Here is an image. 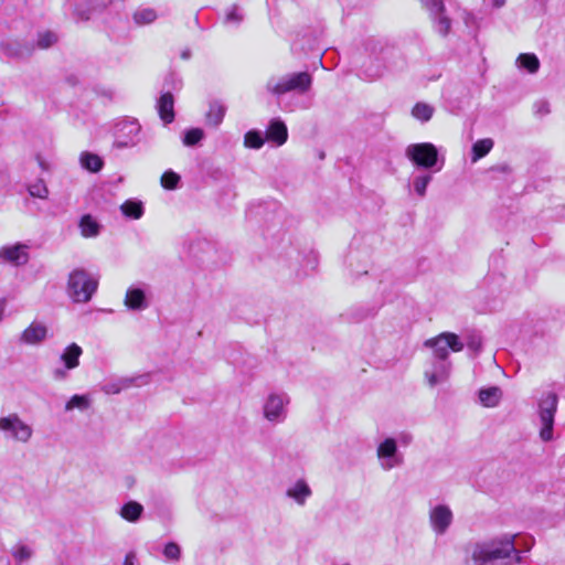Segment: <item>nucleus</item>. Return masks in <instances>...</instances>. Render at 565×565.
<instances>
[{
    "instance_id": "nucleus-39",
    "label": "nucleus",
    "mask_w": 565,
    "mask_h": 565,
    "mask_svg": "<svg viewBox=\"0 0 565 565\" xmlns=\"http://www.w3.org/2000/svg\"><path fill=\"white\" fill-rule=\"evenodd\" d=\"M114 0H89L90 7L87 14H82L83 19H89L92 13L100 12L108 6L113 4Z\"/></svg>"
},
{
    "instance_id": "nucleus-36",
    "label": "nucleus",
    "mask_w": 565,
    "mask_h": 565,
    "mask_svg": "<svg viewBox=\"0 0 565 565\" xmlns=\"http://www.w3.org/2000/svg\"><path fill=\"white\" fill-rule=\"evenodd\" d=\"M433 177L430 173H422L419 175H416L413 180V186L415 192L420 196H425L426 189L429 182L431 181Z\"/></svg>"
},
{
    "instance_id": "nucleus-22",
    "label": "nucleus",
    "mask_w": 565,
    "mask_h": 565,
    "mask_svg": "<svg viewBox=\"0 0 565 565\" xmlns=\"http://www.w3.org/2000/svg\"><path fill=\"white\" fill-rule=\"evenodd\" d=\"M311 494L312 491L305 479L297 480L286 490V495L299 505H305Z\"/></svg>"
},
{
    "instance_id": "nucleus-21",
    "label": "nucleus",
    "mask_w": 565,
    "mask_h": 565,
    "mask_svg": "<svg viewBox=\"0 0 565 565\" xmlns=\"http://www.w3.org/2000/svg\"><path fill=\"white\" fill-rule=\"evenodd\" d=\"M157 110L164 124H171L174 120V98L170 92L161 94L157 100Z\"/></svg>"
},
{
    "instance_id": "nucleus-9",
    "label": "nucleus",
    "mask_w": 565,
    "mask_h": 565,
    "mask_svg": "<svg viewBox=\"0 0 565 565\" xmlns=\"http://www.w3.org/2000/svg\"><path fill=\"white\" fill-rule=\"evenodd\" d=\"M0 431L8 438L19 443H28L33 434L32 427L24 423L18 414L0 417Z\"/></svg>"
},
{
    "instance_id": "nucleus-11",
    "label": "nucleus",
    "mask_w": 565,
    "mask_h": 565,
    "mask_svg": "<svg viewBox=\"0 0 565 565\" xmlns=\"http://www.w3.org/2000/svg\"><path fill=\"white\" fill-rule=\"evenodd\" d=\"M380 465L384 470H391L403 463V456L398 454L396 439H384L376 449Z\"/></svg>"
},
{
    "instance_id": "nucleus-33",
    "label": "nucleus",
    "mask_w": 565,
    "mask_h": 565,
    "mask_svg": "<svg viewBox=\"0 0 565 565\" xmlns=\"http://www.w3.org/2000/svg\"><path fill=\"white\" fill-rule=\"evenodd\" d=\"M433 114L434 107L425 103H417L412 109L413 117L423 122L428 121L433 117Z\"/></svg>"
},
{
    "instance_id": "nucleus-48",
    "label": "nucleus",
    "mask_w": 565,
    "mask_h": 565,
    "mask_svg": "<svg viewBox=\"0 0 565 565\" xmlns=\"http://www.w3.org/2000/svg\"><path fill=\"white\" fill-rule=\"evenodd\" d=\"M505 1H507V0H491L492 6H493L494 8H501V7H503V6L505 4Z\"/></svg>"
},
{
    "instance_id": "nucleus-35",
    "label": "nucleus",
    "mask_w": 565,
    "mask_h": 565,
    "mask_svg": "<svg viewBox=\"0 0 565 565\" xmlns=\"http://www.w3.org/2000/svg\"><path fill=\"white\" fill-rule=\"evenodd\" d=\"M266 137H263V134L257 130H250L246 132L244 138V145L248 148L259 149L265 143Z\"/></svg>"
},
{
    "instance_id": "nucleus-25",
    "label": "nucleus",
    "mask_w": 565,
    "mask_h": 565,
    "mask_svg": "<svg viewBox=\"0 0 565 565\" xmlns=\"http://www.w3.org/2000/svg\"><path fill=\"white\" fill-rule=\"evenodd\" d=\"M120 211L126 217L132 218V220L141 218L145 213L142 202L139 200H132V199L126 200L120 205Z\"/></svg>"
},
{
    "instance_id": "nucleus-44",
    "label": "nucleus",
    "mask_w": 565,
    "mask_h": 565,
    "mask_svg": "<svg viewBox=\"0 0 565 565\" xmlns=\"http://www.w3.org/2000/svg\"><path fill=\"white\" fill-rule=\"evenodd\" d=\"M397 441L403 446H408L413 441V436L409 433L403 431L397 436Z\"/></svg>"
},
{
    "instance_id": "nucleus-17",
    "label": "nucleus",
    "mask_w": 565,
    "mask_h": 565,
    "mask_svg": "<svg viewBox=\"0 0 565 565\" xmlns=\"http://www.w3.org/2000/svg\"><path fill=\"white\" fill-rule=\"evenodd\" d=\"M429 521L434 532L441 535L452 522V512L447 505H436L429 512Z\"/></svg>"
},
{
    "instance_id": "nucleus-20",
    "label": "nucleus",
    "mask_w": 565,
    "mask_h": 565,
    "mask_svg": "<svg viewBox=\"0 0 565 565\" xmlns=\"http://www.w3.org/2000/svg\"><path fill=\"white\" fill-rule=\"evenodd\" d=\"M288 138L287 126L279 118H274L269 121L266 129V140L282 146Z\"/></svg>"
},
{
    "instance_id": "nucleus-16",
    "label": "nucleus",
    "mask_w": 565,
    "mask_h": 565,
    "mask_svg": "<svg viewBox=\"0 0 565 565\" xmlns=\"http://www.w3.org/2000/svg\"><path fill=\"white\" fill-rule=\"evenodd\" d=\"M28 245L17 243L0 247V258L14 266H22L29 262Z\"/></svg>"
},
{
    "instance_id": "nucleus-27",
    "label": "nucleus",
    "mask_w": 565,
    "mask_h": 565,
    "mask_svg": "<svg viewBox=\"0 0 565 565\" xmlns=\"http://www.w3.org/2000/svg\"><path fill=\"white\" fill-rule=\"evenodd\" d=\"M143 512V507L137 501H129L120 509V516L128 522H137Z\"/></svg>"
},
{
    "instance_id": "nucleus-18",
    "label": "nucleus",
    "mask_w": 565,
    "mask_h": 565,
    "mask_svg": "<svg viewBox=\"0 0 565 565\" xmlns=\"http://www.w3.org/2000/svg\"><path fill=\"white\" fill-rule=\"evenodd\" d=\"M124 303L129 310L134 311H142L149 306L146 291L139 286H130L127 289Z\"/></svg>"
},
{
    "instance_id": "nucleus-7",
    "label": "nucleus",
    "mask_w": 565,
    "mask_h": 565,
    "mask_svg": "<svg viewBox=\"0 0 565 565\" xmlns=\"http://www.w3.org/2000/svg\"><path fill=\"white\" fill-rule=\"evenodd\" d=\"M424 345L431 349V358L448 360L449 350L452 352H460L465 343L460 341L459 337L452 332H443L435 338L425 341Z\"/></svg>"
},
{
    "instance_id": "nucleus-29",
    "label": "nucleus",
    "mask_w": 565,
    "mask_h": 565,
    "mask_svg": "<svg viewBox=\"0 0 565 565\" xmlns=\"http://www.w3.org/2000/svg\"><path fill=\"white\" fill-rule=\"evenodd\" d=\"M79 161L82 167L90 172H98L104 164L99 156L87 151L81 154Z\"/></svg>"
},
{
    "instance_id": "nucleus-43",
    "label": "nucleus",
    "mask_w": 565,
    "mask_h": 565,
    "mask_svg": "<svg viewBox=\"0 0 565 565\" xmlns=\"http://www.w3.org/2000/svg\"><path fill=\"white\" fill-rule=\"evenodd\" d=\"M13 556L20 562L26 561L31 557V550L24 545L19 546L13 552Z\"/></svg>"
},
{
    "instance_id": "nucleus-30",
    "label": "nucleus",
    "mask_w": 565,
    "mask_h": 565,
    "mask_svg": "<svg viewBox=\"0 0 565 565\" xmlns=\"http://www.w3.org/2000/svg\"><path fill=\"white\" fill-rule=\"evenodd\" d=\"M519 67L526 70L529 73L534 74L540 68V61L535 54L522 53L516 58Z\"/></svg>"
},
{
    "instance_id": "nucleus-49",
    "label": "nucleus",
    "mask_w": 565,
    "mask_h": 565,
    "mask_svg": "<svg viewBox=\"0 0 565 565\" xmlns=\"http://www.w3.org/2000/svg\"><path fill=\"white\" fill-rule=\"evenodd\" d=\"M4 307H6L4 300H1L0 301V321L3 318Z\"/></svg>"
},
{
    "instance_id": "nucleus-2",
    "label": "nucleus",
    "mask_w": 565,
    "mask_h": 565,
    "mask_svg": "<svg viewBox=\"0 0 565 565\" xmlns=\"http://www.w3.org/2000/svg\"><path fill=\"white\" fill-rule=\"evenodd\" d=\"M365 57L356 61L360 64L362 74L367 81H375L384 75L386 71L397 68L396 63L391 60L394 56V50L384 46L375 39H369L364 43Z\"/></svg>"
},
{
    "instance_id": "nucleus-28",
    "label": "nucleus",
    "mask_w": 565,
    "mask_h": 565,
    "mask_svg": "<svg viewBox=\"0 0 565 565\" xmlns=\"http://www.w3.org/2000/svg\"><path fill=\"white\" fill-rule=\"evenodd\" d=\"M158 18V14L152 8H139L134 14L132 19L137 25H147L154 22Z\"/></svg>"
},
{
    "instance_id": "nucleus-46",
    "label": "nucleus",
    "mask_w": 565,
    "mask_h": 565,
    "mask_svg": "<svg viewBox=\"0 0 565 565\" xmlns=\"http://www.w3.org/2000/svg\"><path fill=\"white\" fill-rule=\"evenodd\" d=\"M537 113H540L542 115L548 114L550 113L548 104L545 102L541 103L537 107Z\"/></svg>"
},
{
    "instance_id": "nucleus-32",
    "label": "nucleus",
    "mask_w": 565,
    "mask_h": 565,
    "mask_svg": "<svg viewBox=\"0 0 565 565\" xmlns=\"http://www.w3.org/2000/svg\"><path fill=\"white\" fill-rule=\"evenodd\" d=\"M28 192L32 198L46 200L49 198V189L43 179H38L28 185Z\"/></svg>"
},
{
    "instance_id": "nucleus-31",
    "label": "nucleus",
    "mask_w": 565,
    "mask_h": 565,
    "mask_svg": "<svg viewBox=\"0 0 565 565\" xmlns=\"http://www.w3.org/2000/svg\"><path fill=\"white\" fill-rule=\"evenodd\" d=\"M493 147V140L490 138H484L476 141L472 146V162L478 161L488 154Z\"/></svg>"
},
{
    "instance_id": "nucleus-23",
    "label": "nucleus",
    "mask_w": 565,
    "mask_h": 565,
    "mask_svg": "<svg viewBox=\"0 0 565 565\" xmlns=\"http://www.w3.org/2000/svg\"><path fill=\"white\" fill-rule=\"evenodd\" d=\"M226 107L218 100L210 103L209 110L205 115L206 125L217 128L224 119Z\"/></svg>"
},
{
    "instance_id": "nucleus-6",
    "label": "nucleus",
    "mask_w": 565,
    "mask_h": 565,
    "mask_svg": "<svg viewBox=\"0 0 565 565\" xmlns=\"http://www.w3.org/2000/svg\"><path fill=\"white\" fill-rule=\"evenodd\" d=\"M57 42V35L54 32L45 31L38 34L36 43L29 41L24 42H11L7 44V53L9 56L17 58L30 57L34 50L41 49L46 50L53 46Z\"/></svg>"
},
{
    "instance_id": "nucleus-1",
    "label": "nucleus",
    "mask_w": 565,
    "mask_h": 565,
    "mask_svg": "<svg viewBox=\"0 0 565 565\" xmlns=\"http://www.w3.org/2000/svg\"><path fill=\"white\" fill-rule=\"evenodd\" d=\"M516 535L504 534L488 541L469 543L465 546L463 565H510L522 562L515 547Z\"/></svg>"
},
{
    "instance_id": "nucleus-3",
    "label": "nucleus",
    "mask_w": 565,
    "mask_h": 565,
    "mask_svg": "<svg viewBox=\"0 0 565 565\" xmlns=\"http://www.w3.org/2000/svg\"><path fill=\"white\" fill-rule=\"evenodd\" d=\"M312 85V76L308 72L288 73L281 76H271L267 79V93L280 97L288 93L306 94Z\"/></svg>"
},
{
    "instance_id": "nucleus-26",
    "label": "nucleus",
    "mask_w": 565,
    "mask_h": 565,
    "mask_svg": "<svg viewBox=\"0 0 565 565\" xmlns=\"http://www.w3.org/2000/svg\"><path fill=\"white\" fill-rule=\"evenodd\" d=\"M79 230L86 238L96 237L100 232V225L92 215L86 214L81 217Z\"/></svg>"
},
{
    "instance_id": "nucleus-38",
    "label": "nucleus",
    "mask_w": 565,
    "mask_h": 565,
    "mask_svg": "<svg viewBox=\"0 0 565 565\" xmlns=\"http://www.w3.org/2000/svg\"><path fill=\"white\" fill-rule=\"evenodd\" d=\"M179 181H180L179 174H177L175 172H173L171 170L166 171L161 177V185L168 190L175 189L178 186Z\"/></svg>"
},
{
    "instance_id": "nucleus-37",
    "label": "nucleus",
    "mask_w": 565,
    "mask_h": 565,
    "mask_svg": "<svg viewBox=\"0 0 565 565\" xmlns=\"http://www.w3.org/2000/svg\"><path fill=\"white\" fill-rule=\"evenodd\" d=\"M204 137V132L200 128H191L184 132L183 145L193 147L198 145Z\"/></svg>"
},
{
    "instance_id": "nucleus-10",
    "label": "nucleus",
    "mask_w": 565,
    "mask_h": 565,
    "mask_svg": "<svg viewBox=\"0 0 565 565\" xmlns=\"http://www.w3.org/2000/svg\"><path fill=\"white\" fill-rule=\"evenodd\" d=\"M117 137L114 146L118 149L135 147L140 141L141 126L136 119H124L116 126Z\"/></svg>"
},
{
    "instance_id": "nucleus-40",
    "label": "nucleus",
    "mask_w": 565,
    "mask_h": 565,
    "mask_svg": "<svg viewBox=\"0 0 565 565\" xmlns=\"http://www.w3.org/2000/svg\"><path fill=\"white\" fill-rule=\"evenodd\" d=\"M243 21V14L239 12V8L234 4L232 6L225 15V23L227 24H239Z\"/></svg>"
},
{
    "instance_id": "nucleus-12",
    "label": "nucleus",
    "mask_w": 565,
    "mask_h": 565,
    "mask_svg": "<svg viewBox=\"0 0 565 565\" xmlns=\"http://www.w3.org/2000/svg\"><path fill=\"white\" fill-rule=\"evenodd\" d=\"M289 399L286 394H270L264 403L263 413L267 420L281 423L287 416L286 405Z\"/></svg>"
},
{
    "instance_id": "nucleus-5",
    "label": "nucleus",
    "mask_w": 565,
    "mask_h": 565,
    "mask_svg": "<svg viewBox=\"0 0 565 565\" xmlns=\"http://www.w3.org/2000/svg\"><path fill=\"white\" fill-rule=\"evenodd\" d=\"M405 156L412 163L425 170L440 171L443 163L438 166V150L430 142L412 143L405 149Z\"/></svg>"
},
{
    "instance_id": "nucleus-13",
    "label": "nucleus",
    "mask_w": 565,
    "mask_h": 565,
    "mask_svg": "<svg viewBox=\"0 0 565 565\" xmlns=\"http://www.w3.org/2000/svg\"><path fill=\"white\" fill-rule=\"evenodd\" d=\"M83 354L82 348L76 343L67 345L60 360L63 363V367H56L53 370L52 375L56 381H63L67 377V371L73 370L79 365V358Z\"/></svg>"
},
{
    "instance_id": "nucleus-45",
    "label": "nucleus",
    "mask_w": 565,
    "mask_h": 565,
    "mask_svg": "<svg viewBox=\"0 0 565 565\" xmlns=\"http://www.w3.org/2000/svg\"><path fill=\"white\" fill-rule=\"evenodd\" d=\"M121 388H122L121 385H119L117 383H113V384L105 385L104 391L107 394H118L121 391Z\"/></svg>"
},
{
    "instance_id": "nucleus-24",
    "label": "nucleus",
    "mask_w": 565,
    "mask_h": 565,
    "mask_svg": "<svg viewBox=\"0 0 565 565\" xmlns=\"http://www.w3.org/2000/svg\"><path fill=\"white\" fill-rule=\"evenodd\" d=\"M502 397V391L498 386L481 388L479 401L484 407H495Z\"/></svg>"
},
{
    "instance_id": "nucleus-42",
    "label": "nucleus",
    "mask_w": 565,
    "mask_h": 565,
    "mask_svg": "<svg viewBox=\"0 0 565 565\" xmlns=\"http://www.w3.org/2000/svg\"><path fill=\"white\" fill-rule=\"evenodd\" d=\"M163 554L167 558L177 561L180 557L181 551L178 544L171 542L164 546Z\"/></svg>"
},
{
    "instance_id": "nucleus-15",
    "label": "nucleus",
    "mask_w": 565,
    "mask_h": 565,
    "mask_svg": "<svg viewBox=\"0 0 565 565\" xmlns=\"http://www.w3.org/2000/svg\"><path fill=\"white\" fill-rule=\"evenodd\" d=\"M430 12L436 23V30L441 35H447L450 30V20L444 15L445 7L443 0H419Z\"/></svg>"
},
{
    "instance_id": "nucleus-41",
    "label": "nucleus",
    "mask_w": 565,
    "mask_h": 565,
    "mask_svg": "<svg viewBox=\"0 0 565 565\" xmlns=\"http://www.w3.org/2000/svg\"><path fill=\"white\" fill-rule=\"evenodd\" d=\"M466 345L469 350L477 354L482 348V339L479 334L471 333L467 337Z\"/></svg>"
},
{
    "instance_id": "nucleus-47",
    "label": "nucleus",
    "mask_w": 565,
    "mask_h": 565,
    "mask_svg": "<svg viewBox=\"0 0 565 565\" xmlns=\"http://www.w3.org/2000/svg\"><path fill=\"white\" fill-rule=\"evenodd\" d=\"M135 555L134 553H128L125 557L124 565H135L134 564Z\"/></svg>"
},
{
    "instance_id": "nucleus-4",
    "label": "nucleus",
    "mask_w": 565,
    "mask_h": 565,
    "mask_svg": "<svg viewBox=\"0 0 565 565\" xmlns=\"http://www.w3.org/2000/svg\"><path fill=\"white\" fill-rule=\"evenodd\" d=\"M98 281L84 269H75L70 274L67 291L75 302H88L96 292Z\"/></svg>"
},
{
    "instance_id": "nucleus-8",
    "label": "nucleus",
    "mask_w": 565,
    "mask_h": 565,
    "mask_svg": "<svg viewBox=\"0 0 565 565\" xmlns=\"http://www.w3.org/2000/svg\"><path fill=\"white\" fill-rule=\"evenodd\" d=\"M557 409V395L547 393L539 404V415L541 422L540 437L544 441L553 438L554 416Z\"/></svg>"
},
{
    "instance_id": "nucleus-19",
    "label": "nucleus",
    "mask_w": 565,
    "mask_h": 565,
    "mask_svg": "<svg viewBox=\"0 0 565 565\" xmlns=\"http://www.w3.org/2000/svg\"><path fill=\"white\" fill-rule=\"evenodd\" d=\"M49 330L45 324L41 322H32L20 337V341L30 344L38 345L47 338Z\"/></svg>"
},
{
    "instance_id": "nucleus-14",
    "label": "nucleus",
    "mask_w": 565,
    "mask_h": 565,
    "mask_svg": "<svg viewBox=\"0 0 565 565\" xmlns=\"http://www.w3.org/2000/svg\"><path fill=\"white\" fill-rule=\"evenodd\" d=\"M451 372V363L449 360L433 359L429 366L425 370L424 375L429 386H436L446 382Z\"/></svg>"
},
{
    "instance_id": "nucleus-34",
    "label": "nucleus",
    "mask_w": 565,
    "mask_h": 565,
    "mask_svg": "<svg viewBox=\"0 0 565 565\" xmlns=\"http://www.w3.org/2000/svg\"><path fill=\"white\" fill-rule=\"evenodd\" d=\"M90 399L86 395H74L70 398V401L65 404V411L70 412L75 408L85 411L89 408Z\"/></svg>"
}]
</instances>
